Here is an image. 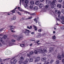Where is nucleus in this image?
Instances as JSON below:
<instances>
[{
  "instance_id": "obj_1",
  "label": "nucleus",
  "mask_w": 64,
  "mask_h": 64,
  "mask_svg": "<svg viewBox=\"0 0 64 64\" xmlns=\"http://www.w3.org/2000/svg\"><path fill=\"white\" fill-rule=\"evenodd\" d=\"M52 14L53 15V16L54 17H56L57 15H60L61 14V12L58 10H56L54 12L52 11H51Z\"/></svg>"
},
{
  "instance_id": "obj_2",
  "label": "nucleus",
  "mask_w": 64,
  "mask_h": 64,
  "mask_svg": "<svg viewBox=\"0 0 64 64\" xmlns=\"http://www.w3.org/2000/svg\"><path fill=\"white\" fill-rule=\"evenodd\" d=\"M40 48H41V50L42 52H42V53H43L44 56H46V55L45 53H47V51L46 50L47 49L46 46H41V47H40Z\"/></svg>"
},
{
  "instance_id": "obj_3",
  "label": "nucleus",
  "mask_w": 64,
  "mask_h": 64,
  "mask_svg": "<svg viewBox=\"0 0 64 64\" xmlns=\"http://www.w3.org/2000/svg\"><path fill=\"white\" fill-rule=\"evenodd\" d=\"M12 36L13 37H15V38H16V39L18 40V41H19L20 40H22V39L23 38V36L22 35L18 36L16 35H13Z\"/></svg>"
},
{
  "instance_id": "obj_4",
  "label": "nucleus",
  "mask_w": 64,
  "mask_h": 64,
  "mask_svg": "<svg viewBox=\"0 0 64 64\" xmlns=\"http://www.w3.org/2000/svg\"><path fill=\"white\" fill-rule=\"evenodd\" d=\"M41 47V46H40L38 48V52H37V50H35L34 51V54H37V53L38 54H40V53H41V52H42H42L41 50V48H40V47Z\"/></svg>"
},
{
  "instance_id": "obj_5",
  "label": "nucleus",
  "mask_w": 64,
  "mask_h": 64,
  "mask_svg": "<svg viewBox=\"0 0 64 64\" xmlns=\"http://www.w3.org/2000/svg\"><path fill=\"white\" fill-rule=\"evenodd\" d=\"M53 1L51 4V8H53L54 7H55L56 6V4H54L55 3L57 2L56 0H52Z\"/></svg>"
},
{
  "instance_id": "obj_6",
  "label": "nucleus",
  "mask_w": 64,
  "mask_h": 64,
  "mask_svg": "<svg viewBox=\"0 0 64 64\" xmlns=\"http://www.w3.org/2000/svg\"><path fill=\"white\" fill-rule=\"evenodd\" d=\"M18 9L19 11H20L21 12H25V13H27V14H30V13L29 12L23 10L20 7H18Z\"/></svg>"
},
{
  "instance_id": "obj_7",
  "label": "nucleus",
  "mask_w": 64,
  "mask_h": 64,
  "mask_svg": "<svg viewBox=\"0 0 64 64\" xmlns=\"http://www.w3.org/2000/svg\"><path fill=\"white\" fill-rule=\"evenodd\" d=\"M22 5H23L24 6L25 8H26L27 9L28 8H29V6H28V4H25V2H24V3H22Z\"/></svg>"
},
{
  "instance_id": "obj_8",
  "label": "nucleus",
  "mask_w": 64,
  "mask_h": 64,
  "mask_svg": "<svg viewBox=\"0 0 64 64\" xmlns=\"http://www.w3.org/2000/svg\"><path fill=\"white\" fill-rule=\"evenodd\" d=\"M11 28L10 29V30L12 32H15V31H14V26H11Z\"/></svg>"
},
{
  "instance_id": "obj_9",
  "label": "nucleus",
  "mask_w": 64,
  "mask_h": 64,
  "mask_svg": "<svg viewBox=\"0 0 64 64\" xmlns=\"http://www.w3.org/2000/svg\"><path fill=\"white\" fill-rule=\"evenodd\" d=\"M8 60H10V63L11 64H14V62L13 61L14 59H11V58H8Z\"/></svg>"
},
{
  "instance_id": "obj_10",
  "label": "nucleus",
  "mask_w": 64,
  "mask_h": 64,
  "mask_svg": "<svg viewBox=\"0 0 64 64\" xmlns=\"http://www.w3.org/2000/svg\"><path fill=\"white\" fill-rule=\"evenodd\" d=\"M62 56L60 55V54H58L57 56L59 60H61V59H62Z\"/></svg>"
},
{
  "instance_id": "obj_11",
  "label": "nucleus",
  "mask_w": 64,
  "mask_h": 64,
  "mask_svg": "<svg viewBox=\"0 0 64 64\" xmlns=\"http://www.w3.org/2000/svg\"><path fill=\"white\" fill-rule=\"evenodd\" d=\"M46 4H49L51 3V2L50 0H46Z\"/></svg>"
},
{
  "instance_id": "obj_12",
  "label": "nucleus",
  "mask_w": 64,
  "mask_h": 64,
  "mask_svg": "<svg viewBox=\"0 0 64 64\" xmlns=\"http://www.w3.org/2000/svg\"><path fill=\"white\" fill-rule=\"evenodd\" d=\"M27 31H29V30L26 29H24L22 30V32L24 33H25L26 32H27Z\"/></svg>"
},
{
  "instance_id": "obj_13",
  "label": "nucleus",
  "mask_w": 64,
  "mask_h": 64,
  "mask_svg": "<svg viewBox=\"0 0 64 64\" xmlns=\"http://www.w3.org/2000/svg\"><path fill=\"white\" fill-rule=\"evenodd\" d=\"M40 60V57H38L35 58V62H37Z\"/></svg>"
},
{
  "instance_id": "obj_14",
  "label": "nucleus",
  "mask_w": 64,
  "mask_h": 64,
  "mask_svg": "<svg viewBox=\"0 0 64 64\" xmlns=\"http://www.w3.org/2000/svg\"><path fill=\"white\" fill-rule=\"evenodd\" d=\"M14 43H12V42H11L10 41L8 42V44L9 46H12V45H14Z\"/></svg>"
},
{
  "instance_id": "obj_15",
  "label": "nucleus",
  "mask_w": 64,
  "mask_h": 64,
  "mask_svg": "<svg viewBox=\"0 0 64 64\" xmlns=\"http://www.w3.org/2000/svg\"><path fill=\"white\" fill-rule=\"evenodd\" d=\"M28 59L27 58L26 60L24 61V64H26L28 62Z\"/></svg>"
},
{
  "instance_id": "obj_16",
  "label": "nucleus",
  "mask_w": 64,
  "mask_h": 64,
  "mask_svg": "<svg viewBox=\"0 0 64 64\" xmlns=\"http://www.w3.org/2000/svg\"><path fill=\"white\" fill-rule=\"evenodd\" d=\"M47 59V58H42L41 60L42 61H43L44 62H45L46 61V60Z\"/></svg>"
},
{
  "instance_id": "obj_17",
  "label": "nucleus",
  "mask_w": 64,
  "mask_h": 64,
  "mask_svg": "<svg viewBox=\"0 0 64 64\" xmlns=\"http://www.w3.org/2000/svg\"><path fill=\"white\" fill-rule=\"evenodd\" d=\"M16 18V16H13L12 18H11V20H15Z\"/></svg>"
},
{
  "instance_id": "obj_18",
  "label": "nucleus",
  "mask_w": 64,
  "mask_h": 64,
  "mask_svg": "<svg viewBox=\"0 0 64 64\" xmlns=\"http://www.w3.org/2000/svg\"><path fill=\"white\" fill-rule=\"evenodd\" d=\"M28 61H29L30 62H33V58H30L28 59Z\"/></svg>"
},
{
  "instance_id": "obj_19",
  "label": "nucleus",
  "mask_w": 64,
  "mask_h": 64,
  "mask_svg": "<svg viewBox=\"0 0 64 64\" xmlns=\"http://www.w3.org/2000/svg\"><path fill=\"white\" fill-rule=\"evenodd\" d=\"M30 4L31 5L33 6L34 4V2L33 1H31L30 2Z\"/></svg>"
},
{
  "instance_id": "obj_20",
  "label": "nucleus",
  "mask_w": 64,
  "mask_h": 64,
  "mask_svg": "<svg viewBox=\"0 0 64 64\" xmlns=\"http://www.w3.org/2000/svg\"><path fill=\"white\" fill-rule=\"evenodd\" d=\"M40 3V1H39V0H38L36 1L35 2V4H36V5H39Z\"/></svg>"
},
{
  "instance_id": "obj_21",
  "label": "nucleus",
  "mask_w": 64,
  "mask_h": 64,
  "mask_svg": "<svg viewBox=\"0 0 64 64\" xmlns=\"http://www.w3.org/2000/svg\"><path fill=\"white\" fill-rule=\"evenodd\" d=\"M38 7L37 6H35L34 8V11H37V10H38Z\"/></svg>"
},
{
  "instance_id": "obj_22",
  "label": "nucleus",
  "mask_w": 64,
  "mask_h": 64,
  "mask_svg": "<svg viewBox=\"0 0 64 64\" xmlns=\"http://www.w3.org/2000/svg\"><path fill=\"white\" fill-rule=\"evenodd\" d=\"M43 4H40L39 6V8H42V7H43Z\"/></svg>"
},
{
  "instance_id": "obj_23",
  "label": "nucleus",
  "mask_w": 64,
  "mask_h": 64,
  "mask_svg": "<svg viewBox=\"0 0 64 64\" xmlns=\"http://www.w3.org/2000/svg\"><path fill=\"white\" fill-rule=\"evenodd\" d=\"M27 28L28 29H29L31 30L32 29V26H30V27H29L28 26H27Z\"/></svg>"
},
{
  "instance_id": "obj_24",
  "label": "nucleus",
  "mask_w": 64,
  "mask_h": 64,
  "mask_svg": "<svg viewBox=\"0 0 64 64\" xmlns=\"http://www.w3.org/2000/svg\"><path fill=\"white\" fill-rule=\"evenodd\" d=\"M38 19H39V18H35L34 20V21H36V23H37V21H38V20H39Z\"/></svg>"
},
{
  "instance_id": "obj_25",
  "label": "nucleus",
  "mask_w": 64,
  "mask_h": 64,
  "mask_svg": "<svg viewBox=\"0 0 64 64\" xmlns=\"http://www.w3.org/2000/svg\"><path fill=\"white\" fill-rule=\"evenodd\" d=\"M12 59H14L13 61L14 62V64H15L16 62H17V60L16 59H15V58H13Z\"/></svg>"
},
{
  "instance_id": "obj_26",
  "label": "nucleus",
  "mask_w": 64,
  "mask_h": 64,
  "mask_svg": "<svg viewBox=\"0 0 64 64\" xmlns=\"http://www.w3.org/2000/svg\"><path fill=\"white\" fill-rule=\"evenodd\" d=\"M20 46L22 47H24L25 46V44H20Z\"/></svg>"
},
{
  "instance_id": "obj_27",
  "label": "nucleus",
  "mask_w": 64,
  "mask_h": 64,
  "mask_svg": "<svg viewBox=\"0 0 64 64\" xmlns=\"http://www.w3.org/2000/svg\"><path fill=\"white\" fill-rule=\"evenodd\" d=\"M57 7L58 8H61L62 7V6L61 4H58L57 5Z\"/></svg>"
},
{
  "instance_id": "obj_28",
  "label": "nucleus",
  "mask_w": 64,
  "mask_h": 64,
  "mask_svg": "<svg viewBox=\"0 0 64 64\" xmlns=\"http://www.w3.org/2000/svg\"><path fill=\"white\" fill-rule=\"evenodd\" d=\"M49 7V5H47L45 6V8L46 9H48V8Z\"/></svg>"
},
{
  "instance_id": "obj_29",
  "label": "nucleus",
  "mask_w": 64,
  "mask_h": 64,
  "mask_svg": "<svg viewBox=\"0 0 64 64\" xmlns=\"http://www.w3.org/2000/svg\"><path fill=\"white\" fill-rule=\"evenodd\" d=\"M16 8H17V7H16V8H15L14 9V10H13L12 11V13H15V10L16 9Z\"/></svg>"
},
{
  "instance_id": "obj_30",
  "label": "nucleus",
  "mask_w": 64,
  "mask_h": 64,
  "mask_svg": "<svg viewBox=\"0 0 64 64\" xmlns=\"http://www.w3.org/2000/svg\"><path fill=\"white\" fill-rule=\"evenodd\" d=\"M0 42H2V43L4 42V41L3 40V39L1 38H0Z\"/></svg>"
},
{
  "instance_id": "obj_31",
  "label": "nucleus",
  "mask_w": 64,
  "mask_h": 64,
  "mask_svg": "<svg viewBox=\"0 0 64 64\" xmlns=\"http://www.w3.org/2000/svg\"><path fill=\"white\" fill-rule=\"evenodd\" d=\"M24 2L25 3L27 4L29 3V0H25Z\"/></svg>"
},
{
  "instance_id": "obj_32",
  "label": "nucleus",
  "mask_w": 64,
  "mask_h": 64,
  "mask_svg": "<svg viewBox=\"0 0 64 64\" xmlns=\"http://www.w3.org/2000/svg\"><path fill=\"white\" fill-rule=\"evenodd\" d=\"M42 11H46V9L44 7H43V8H42Z\"/></svg>"
},
{
  "instance_id": "obj_33",
  "label": "nucleus",
  "mask_w": 64,
  "mask_h": 64,
  "mask_svg": "<svg viewBox=\"0 0 64 64\" xmlns=\"http://www.w3.org/2000/svg\"><path fill=\"white\" fill-rule=\"evenodd\" d=\"M20 60H22V61L23 60H24V58L23 57L21 56L20 58Z\"/></svg>"
},
{
  "instance_id": "obj_34",
  "label": "nucleus",
  "mask_w": 64,
  "mask_h": 64,
  "mask_svg": "<svg viewBox=\"0 0 64 64\" xmlns=\"http://www.w3.org/2000/svg\"><path fill=\"white\" fill-rule=\"evenodd\" d=\"M7 37V36L6 35H4L2 37V38L4 39H5Z\"/></svg>"
},
{
  "instance_id": "obj_35",
  "label": "nucleus",
  "mask_w": 64,
  "mask_h": 64,
  "mask_svg": "<svg viewBox=\"0 0 64 64\" xmlns=\"http://www.w3.org/2000/svg\"><path fill=\"white\" fill-rule=\"evenodd\" d=\"M59 61L58 60H57L56 62V64H58L59 63Z\"/></svg>"
},
{
  "instance_id": "obj_36",
  "label": "nucleus",
  "mask_w": 64,
  "mask_h": 64,
  "mask_svg": "<svg viewBox=\"0 0 64 64\" xmlns=\"http://www.w3.org/2000/svg\"><path fill=\"white\" fill-rule=\"evenodd\" d=\"M32 18V16H31L28 18H27L26 19V20H27V19H31Z\"/></svg>"
},
{
  "instance_id": "obj_37",
  "label": "nucleus",
  "mask_w": 64,
  "mask_h": 64,
  "mask_svg": "<svg viewBox=\"0 0 64 64\" xmlns=\"http://www.w3.org/2000/svg\"><path fill=\"white\" fill-rule=\"evenodd\" d=\"M30 15H31V16H33V15L34 16H35V15H36V13H34V14H31V13H30Z\"/></svg>"
},
{
  "instance_id": "obj_38",
  "label": "nucleus",
  "mask_w": 64,
  "mask_h": 64,
  "mask_svg": "<svg viewBox=\"0 0 64 64\" xmlns=\"http://www.w3.org/2000/svg\"><path fill=\"white\" fill-rule=\"evenodd\" d=\"M54 60H52L50 61V63H52L53 62H54Z\"/></svg>"
},
{
  "instance_id": "obj_39",
  "label": "nucleus",
  "mask_w": 64,
  "mask_h": 64,
  "mask_svg": "<svg viewBox=\"0 0 64 64\" xmlns=\"http://www.w3.org/2000/svg\"><path fill=\"white\" fill-rule=\"evenodd\" d=\"M24 34H25L26 36H28L29 35V33H28V32H26V33H25Z\"/></svg>"
},
{
  "instance_id": "obj_40",
  "label": "nucleus",
  "mask_w": 64,
  "mask_h": 64,
  "mask_svg": "<svg viewBox=\"0 0 64 64\" xmlns=\"http://www.w3.org/2000/svg\"><path fill=\"white\" fill-rule=\"evenodd\" d=\"M53 50V48H50V51H52Z\"/></svg>"
},
{
  "instance_id": "obj_41",
  "label": "nucleus",
  "mask_w": 64,
  "mask_h": 64,
  "mask_svg": "<svg viewBox=\"0 0 64 64\" xmlns=\"http://www.w3.org/2000/svg\"><path fill=\"white\" fill-rule=\"evenodd\" d=\"M40 42V40H37L36 42V43L38 44V45H39V44H40V43H38V42Z\"/></svg>"
},
{
  "instance_id": "obj_42",
  "label": "nucleus",
  "mask_w": 64,
  "mask_h": 64,
  "mask_svg": "<svg viewBox=\"0 0 64 64\" xmlns=\"http://www.w3.org/2000/svg\"><path fill=\"white\" fill-rule=\"evenodd\" d=\"M29 7L30 9H32L33 8V6L32 5V6H30Z\"/></svg>"
},
{
  "instance_id": "obj_43",
  "label": "nucleus",
  "mask_w": 64,
  "mask_h": 64,
  "mask_svg": "<svg viewBox=\"0 0 64 64\" xmlns=\"http://www.w3.org/2000/svg\"><path fill=\"white\" fill-rule=\"evenodd\" d=\"M60 28L61 29H64V26H60Z\"/></svg>"
},
{
  "instance_id": "obj_44",
  "label": "nucleus",
  "mask_w": 64,
  "mask_h": 64,
  "mask_svg": "<svg viewBox=\"0 0 64 64\" xmlns=\"http://www.w3.org/2000/svg\"><path fill=\"white\" fill-rule=\"evenodd\" d=\"M57 15H56V17H57V16H58V18H61V16H60V15H59V16H57Z\"/></svg>"
},
{
  "instance_id": "obj_45",
  "label": "nucleus",
  "mask_w": 64,
  "mask_h": 64,
  "mask_svg": "<svg viewBox=\"0 0 64 64\" xmlns=\"http://www.w3.org/2000/svg\"><path fill=\"white\" fill-rule=\"evenodd\" d=\"M19 63L20 64H22V62L21 60H19Z\"/></svg>"
},
{
  "instance_id": "obj_46",
  "label": "nucleus",
  "mask_w": 64,
  "mask_h": 64,
  "mask_svg": "<svg viewBox=\"0 0 64 64\" xmlns=\"http://www.w3.org/2000/svg\"><path fill=\"white\" fill-rule=\"evenodd\" d=\"M41 31H42V29H40L38 30V32L40 33L41 32Z\"/></svg>"
},
{
  "instance_id": "obj_47",
  "label": "nucleus",
  "mask_w": 64,
  "mask_h": 64,
  "mask_svg": "<svg viewBox=\"0 0 64 64\" xmlns=\"http://www.w3.org/2000/svg\"><path fill=\"white\" fill-rule=\"evenodd\" d=\"M61 19L62 20H64V16H62V17Z\"/></svg>"
},
{
  "instance_id": "obj_48",
  "label": "nucleus",
  "mask_w": 64,
  "mask_h": 64,
  "mask_svg": "<svg viewBox=\"0 0 64 64\" xmlns=\"http://www.w3.org/2000/svg\"><path fill=\"white\" fill-rule=\"evenodd\" d=\"M34 53V52H31L30 53V55H32Z\"/></svg>"
},
{
  "instance_id": "obj_49",
  "label": "nucleus",
  "mask_w": 64,
  "mask_h": 64,
  "mask_svg": "<svg viewBox=\"0 0 64 64\" xmlns=\"http://www.w3.org/2000/svg\"><path fill=\"white\" fill-rule=\"evenodd\" d=\"M17 13H18V15H20V16H22V15L21 14L20 12H17Z\"/></svg>"
},
{
  "instance_id": "obj_50",
  "label": "nucleus",
  "mask_w": 64,
  "mask_h": 64,
  "mask_svg": "<svg viewBox=\"0 0 64 64\" xmlns=\"http://www.w3.org/2000/svg\"><path fill=\"white\" fill-rule=\"evenodd\" d=\"M4 28H1L0 29V32H2V31H3V30H4Z\"/></svg>"
},
{
  "instance_id": "obj_51",
  "label": "nucleus",
  "mask_w": 64,
  "mask_h": 64,
  "mask_svg": "<svg viewBox=\"0 0 64 64\" xmlns=\"http://www.w3.org/2000/svg\"><path fill=\"white\" fill-rule=\"evenodd\" d=\"M24 20V18L23 17L20 19V21H23Z\"/></svg>"
},
{
  "instance_id": "obj_52",
  "label": "nucleus",
  "mask_w": 64,
  "mask_h": 64,
  "mask_svg": "<svg viewBox=\"0 0 64 64\" xmlns=\"http://www.w3.org/2000/svg\"><path fill=\"white\" fill-rule=\"evenodd\" d=\"M33 26L34 28V29H35V28H37V26L35 25H33Z\"/></svg>"
},
{
  "instance_id": "obj_53",
  "label": "nucleus",
  "mask_w": 64,
  "mask_h": 64,
  "mask_svg": "<svg viewBox=\"0 0 64 64\" xmlns=\"http://www.w3.org/2000/svg\"><path fill=\"white\" fill-rule=\"evenodd\" d=\"M52 39H56V36H54L52 37Z\"/></svg>"
},
{
  "instance_id": "obj_54",
  "label": "nucleus",
  "mask_w": 64,
  "mask_h": 64,
  "mask_svg": "<svg viewBox=\"0 0 64 64\" xmlns=\"http://www.w3.org/2000/svg\"><path fill=\"white\" fill-rule=\"evenodd\" d=\"M62 13H63V14H64V10H62Z\"/></svg>"
},
{
  "instance_id": "obj_55",
  "label": "nucleus",
  "mask_w": 64,
  "mask_h": 64,
  "mask_svg": "<svg viewBox=\"0 0 64 64\" xmlns=\"http://www.w3.org/2000/svg\"><path fill=\"white\" fill-rule=\"evenodd\" d=\"M35 40L34 39V40H33V39H31L30 40L31 41H35Z\"/></svg>"
},
{
  "instance_id": "obj_56",
  "label": "nucleus",
  "mask_w": 64,
  "mask_h": 64,
  "mask_svg": "<svg viewBox=\"0 0 64 64\" xmlns=\"http://www.w3.org/2000/svg\"><path fill=\"white\" fill-rule=\"evenodd\" d=\"M62 2V0H58V2Z\"/></svg>"
},
{
  "instance_id": "obj_57",
  "label": "nucleus",
  "mask_w": 64,
  "mask_h": 64,
  "mask_svg": "<svg viewBox=\"0 0 64 64\" xmlns=\"http://www.w3.org/2000/svg\"><path fill=\"white\" fill-rule=\"evenodd\" d=\"M12 42H15V40H12Z\"/></svg>"
},
{
  "instance_id": "obj_58",
  "label": "nucleus",
  "mask_w": 64,
  "mask_h": 64,
  "mask_svg": "<svg viewBox=\"0 0 64 64\" xmlns=\"http://www.w3.org/2000/svg\"><path fill=\"white\" fill-rule=\"evenodd\" d=\"M3 61H2V60L0 58V62H2Z\"/></svg>"
},
{
  "instance_id": "obj_59",
  "label": "nucleus",
  "mask_w": 64,
  "mask_h": 64,
  "mask_svg": "<svg viewBox=\"0 0 64 64\" xmlns=\"http://www.w3.org/2000/svg\"><path fill=\"white\" fill-rule=\"evenodd\" d=\"M51 56L50 54H49V55H48V56L49 58H50L51 57Z\"/></svg>"
},
{
  "instance_id": "obj_60",
  "label": "nucleus",
  "mask_w": 64,
  "mask_h": 64,
  "mask_svg": "<svg viewBox=\"0 0 64 64\" xmlns=\"http://www.w3.org/2000/svg\"><path fill=\"white\" fill-rule=\"evenodd\" d=\"M38 24H39V25H40V26H41V24L40 23V22H38Z\"/></svg>"
},
{
  "instance_id": "obj_61",
  "label": "nucleus",
  "mask_w": 64,
  "mask_h": 64,
  "mask_svg": "<svg viewBox=\"0 0 64 64\" xmlns=\"http://www.w3.org/2000/svg\"><path fill=\"white\" fill-rule=\"evenodd\" d=\"M27 55L28 57H30V54H27Z\"/></svg>"
},
{
  "instance_id": "obj_62",
  "label": "nucleus",
  "mask_w": 64,
  "mask_h": 64,
  "mask_svg": "<svg viewBox=\"0 0 64 64\" xmlns=\"http://www.w3.org/2000/svg\"><path fill=\"white\" fill-rule=\"evenodd\" d=\"M56 20H57V21H60V19H59L56 18Z\"/></svg>"
},
{
  "instance_id": "obj_63",
  "label": "nucleus",
  "mask_w": 64,
  "mask_h": 64,
  "mask_svg": "<svg viewBox=\"0 0 64 64\" xmlns=\"http://www.w3.org/2000/svg\"><path fill=\"white\" fill-rule=\"evenodd\" d=\"M34 29L35 31H37V28H35Z\"/></svg>"
},
{
  "instance_id": "obj_64",
  "label": "nucleus",
  "mask_w": 64,
  "mask_h": 64,
  "mask_svg": "<svg viewBox=\"0 0 64 64\" xmlns=\"http://www.w3.org/2000/svg\"><path fill=\"white\" fill-rule=\"evenodd\" d=\"M33 45V44H30V46H32Z\"/></svg>"
}]
</instances>
